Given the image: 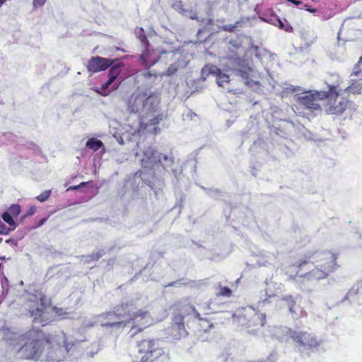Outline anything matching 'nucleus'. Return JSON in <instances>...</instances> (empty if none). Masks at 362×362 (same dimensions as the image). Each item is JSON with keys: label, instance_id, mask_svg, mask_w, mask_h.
<instances>
[{"label": "nucleus", "instance_id": "7", "mask_svg": "<svg viewBox=\"0 0 362 362\" xmlns=\"http://www.w3.org/2000/svg\"><path fill=\"white\" fill-rule=\"evenodd\" d=\"M171 308L173 309V317L170 328L172 334L177 339L187 336V330L185 327L184 319L186 315L189 314L193 306L178 303L173 304Z\"/></svg>", "mask_w": 362, "mask_h": 362}, {"label": "nucleus", "instance_id": "32", "mask_svg": "<svg viewBox=\"0 0 362 362\" xmlns=\"http://www.w3.org/2000/svg\"><path fill=\"white\" fill-rule=\"evenodd\" d=\"M239 22H236L235 25H226L222 27V30L223 31L233 33L235 28L237 27V25Z\"/></svg>", "mask_w": 362, "mask_h": 362}, {"label": "nucleus", "instance_id": "50", "mask_svg": "<svg viewBox=\"0 0 362 362\" xmlns=\"http://www.w3.org/2000/svg\"><path fill=\"white\" fill-rule=\"evenodd\" d=\"M100 255H98V256L96 257L95 259H98L100 258Z\"/></svg>", "mask_w": 362, "mask_h": 362}, {"label": "nucleus", "instance_id": "37", "mask_svg": "<svg viewBox=\"0 0 362 362\" xmlns=\"http://www.w3.org/2000/svg\"><path fill=\"white\" fill-rule=\"evenodd\" d=\"M158 75V74L156 73H151V70L149 69H147L146 71H144V76L146 78H150V77L151 76H155L156 77Z\"/></svg>", "mask_w": 362, "mask_h": 362}, {"label": "nucleus", "instance_id": "2", "mask_svg": "<svg viewBox=\"0 0 362 362\" xmlns=\"http://www.w3.org/2000/svg\"><path fill=\"white\" fill-rule=\"evenodd\" d=\"M19 341L23 343L19 351L25 359L39 361L45 351L47 358L53 356L51 354L53 349L52 339L38 331H28L20 336Z\"/></svg>", "mask_w": 362, "mask_h": 362}, {"label": "nucleus", "instance_id": "13", "mask_svg": "<svg viewBox=\"0 0 362 362\" xmlns=\"http://www.w3.org/2000/svg\"><path fill=\"white\" fill-rule=\"evenodd\" d=\"M308 260H299L295 264L287 266L284 274L288 280L297 279L298 277H305L306 272H303L305 267L308 264Z\"/></svg>", "mask_w": 362, "mask_h": 362}, {"label": "nucleus", "instance_id": "4", "mask_svg": "<svg viewBox=\"0 0 362 362\" xmlns=\"http://www.w3.org/2000/svg\"><path fill=\"white\" fill-rule=\"evenodd\" d=\"M115 313L117 316V320L114 322H104L102 323L103 327H121L127 322H132L138 323L141 325V328L139 330L141 331L144 328L147 327L151 322V317L150 312L144 311V310H139L136 313H132V304L128 303H122L118 304L114 308Z\"/></svg>", "mask_w": 362, "mask_h": 362}, {"label": "nucleus", "instance_id": "9", "mask_svg": "<svg viewBox=\"0 0 362 362\" xmlns=\"http://www.w3.org/2000/svg\"><path fill=\"white\" fill-rule=\"evenodd\" d=\"M290 337L304 350L313 351L320 344L313 334L308 333L306 331H291Z\"/></svg>", "mask_w": 362, "mask_h": 362}, {"label": "nucleus", "instance_id": "45", "mask_svg": "<svg viewBox=\"0 0 362 362\" xmlns=\"http://www.w3.org/2000/svg\"><path fill=\"white\" fill-rule=\"evenodd\" d=\"M47 218H44L40 220L39 226L44 224L47 221Z\"/></svg>", "mask_w": 362, "mask_h": 362}, {"label": "nucleus", "instance_id": "15", "mask_svg": "<svg viewBox=\"0 0 362 362\" xmlns=\"http://www.w3.org/2000/svg\"><path fill=\"white\" fill-rule=\"evenodd\" d=\"M191 312L194 315V317L199 320V330L207 332L213 327V324L206 317H202L201 313L195 309L194 307L191 308Z\"/></svg>", "mask_w": 362, "mask_h": 362}, {"label": "nucleus", "instance_id": "42", "mask_svg": "<svg viewBox=\"0 0 362 362\" xmlns=\"http://www.w3.org/2000/svg\"><path fill=\"white\" fill-rule=\"evenodd\" d=\"M36 208L35 206H30L29 211L25 214V216H30L35 214Z\"/></svg>", "mask_w": 362, "mask_h": 362}, {"label": "nucleus", "instance_id": "23", "mask_svg": "<svg viewBox=\"0 0 362 362\" xmlns=\"http://www.w3.org/2000/svg\"><path fill=\"white\" fill-rule=\"evenodd\" d=\"M2 219L4 221L8 223V224L11 226V229H14L16 228V223L14 221V219L13 218L11 214L8 211L3 213Z\"/></svg>", "mask_w": 362, "mask_h": 362}, {"label": "nucleus", "instance_id": "18", "mask_svg": "<svg viewBox=\"0 0 362 362\" xmlns=\"http://www.w3.org/2000/svg\"><path fill=\"white\" fill-rule=\"evenodd\" d=\"M155 151L153 148L149 147L144 151V156L146 158H143L141 160V165L144 168L149 166V163L154 161L155 159Z\"/></svg>", "mask_w": 362, "mask_h": 362}, {"label": "nucleus", "instance_id": "49", "mask_svg": "<svg viewBox=\"0 0 362 362\" xmlns=\"http://www.w3.org/2000/svg\"><path fill=\"white\" fill-rule=\"evenodd\" d=\"M327 19H329V17H324V18H323V20H324V21L327 20Z\"/></svg>", "mask_w": 362, "mask_h": 362}, {"label": "nucleus", "instance_id": "1", "mask_svg": "<svg viewBox=\"0 0 362 362\" xmlns=\"http://www.w3.org/2000/svg\"><path fill=\"white\" fill-rule=\"evenodd\" d=\"M339 85H328L327 91L308 90L298 96L297 103L299 105L310 113L317 114L322 110L320 103L328 100L325 106V111L332 115H341L348 108H355L353 101L346 97H341L338 102L337 98L341 95V90H338Z\"/></svg>", "mask_w": 362, "mask_h": 362}, {"label": "nucleus", "instance_id": "20", "mask_svg": "<svg viewBox=\"0 0 362 362\" xmlns=\"http://www.w3.org/2000/svg\"><path fill=\"white\" fill-rule=\"evenodd\" d=\"M135 33L136 37L145 45V47L151 46V43L145 34L144 28L142 27L136 28Z\"/></svg>", "mask_w": 362, "mask_h": 362}, {"label": "nucleus", "instance_id": "34", "mask_svg": "<svg viewBox=\"0 0 362 362\" xmlns=\"http://www.w3.org/2000/svg\"><path fill=\"white\" fill-rule=\"evenodd\" d=\"M114 79L112 78V76H109V78L108 80L106 81V83H103L102 85V89L105 90V89H107V87L111 85L112 83H113L114 82Z\"/></svg>", "mask_w": 362, "mask_h": 362}, {"label": "nucleus", "instance_id": "31", "mask_svg": "<svg viewBox=\"0 0 362 362\" xmlns=\"http://www.w3.org/2000/svg\"><path fill=\"white\" fill-rule=\"evenodd\" d=\"M162 119L163 116L161 115L154 116L153 118L151 119L149 124H146V126H148V124H150L151 126H156V124H159L160 119Z\"/></svg>", "mask_w": 362, "mask_h": 362}, {"label": "nucleus", "instance_id": "33", "mask_svg": "<svg viewBox=\"0 0 362 362\" xmlns=\"http://www.w3.org/2000/svg\"><path fill=\"white\" fill-rule=\"evenodd\" d=\"M199 310H202L203 315H205L213 313L210 308V305L199 306Z\"/></svg>", "mask_w": 362, "mask_h": 362}, {"label": "nucleus", "instance_id": "39", "mask_svg": "<svg viewBox=\"0 0 362 362\" xmlns=\"http://www.w3.org/2000/svg\"><path fill=\"white\" fill-rule=\"evenodd\" d=\"M177 70V69L176 67L170 66L168 69V70L166 71V74L168 76L173 75V74H175Z\"/></svg>", "mask_w": 362, "mask_h": 362}, {"label": "nucleus", "instance_id": "38", "mask_svg": "<svg viewBox=\"0 0 362 362\" xmlns=\"http://www.w3.org/2000/svg\"><path fill=\"white\" fill-rule=\"evenodd\" d=\"M237 74L243 77V78L247 79L248 78V74L246 72V71H243L240 69L237 70Z\"/></svg>", "mask_w": 362, "mask_h": 362}, {"label": "nucleus", "instance_id": "27", "mask_svg": "<svg viewBox=\"0 0 362 362\" xmlns=\"http://www.w3.org/2000/svg\"><path fill=\"white\" fill-rule=\"evenodd\" d=\"M115 313V309L112 312H108L104 315V318L106 319V322H114V320H117V315H112Z\"/></svg>", "mask_w": 362, "mask_h": 362}, {"label": "nucleus", "instance_id": "17", "mask_svg": "<svg viewBox=\"0 0 362 362\" xmlns=\"http://www.w3.org/2000/svg\"><path fill=\"white\" fill-rule=\"evenodd\" d=\"M305 276H310L313 278L314 279H323L327 276L324 267H320V264L315 267V269L310 270L309 272H305Z\"/></svg>", "mask_w": 362, "mask_h": 362}, {"label": "nucleus", "instance_id": "41", "mask_svg": "<svg viewBox=\"0 0 362 362\" xmlns=\"http://www.w3.org/2000/svg\"><path fill=\"white\" fill-rule=\"evenodd\" d=\"M45 2V0H34L33 1V6H41L44 5Z\"/></svg>", "mask_w": 362, "mask_h": 362}, {"label": "nucleus", "instance_id": "36", "mask_svg": "<svg viewBox=\"0 0 362 362\" xmlns=\"http://www.w3.org/2000/svg\"><path fill=\"white\" fill-rule=\"evenodd\" d=\"M281 19L277 16H274L272 17V19L270 20L271 23L274 25L279 27V22Z\"/></svg>", "mask_w": 362, "mask_h": 362}, {"label": "nucleus", "instance_id": "53", "mask_svg": "<svg viewBox=\"0 0 362 362\" xmlns=\"http://www.w3.org/2000/svg\"><path fill=\"white\" fill-rule=\"evenodd\" d=\"M290 310L292 312V310H292V307H291V308H290Z\"/></svg>", "mask_w": 362, "mask_h": 362}, {"label": "nucleus", "instance_id": "30", "mask_svg": "<svg viewBox=\"0 0 362 362\" xmlns=\"http://www.w3.org/2000/svg\"><path fill=\"white\" fill-rule=\"evenodd\" d=\"M11 230V228L7 227L6 225L2 223L1 220L0 219V234L7 235L10 233Z\"/></svg>", "mask_w": 362, "mask_h": 362}, {"label": "nucleus", "instance_id": "29", "mask_svg": "<svg viewBox=\"0 0 362 362\" xmlns=\"http://www.w3.org/2000/svg\"><path fill=\"white\" fill-rule=\"evenodd\" d=\"M360 74H362V57L358 61L357 65H356V67L354 68V71L353 73V74L355 76H358L360 75Z\"/></svg>", "mask_w": 362, "mask_h": 362}, {"label": "nucleus", "instance_id": "25", "mask_svg": "<svg viewBox=\"0 0 362 362\" xmlns=\"http://www.w3.org/2000/svg\"><path fill=\"white\" fill-rule=\"evenodd\" d=\"M8 211L11 214L12 217H17L21 212V207L18 204H13L8 208Z\"/></svg>", "mask_w": 362, "mask_h": 362}, {"label": "nucleus", "instance_id": "51", "mask_svg": "<svg viewBox=\"0 0 362 362\" xmlns=\"http://www.w3.org/2000/svg\"><path fill=\"white\" fill-rule=\"evenodd\" d=\"M66 351L68 352L67 345L65 347Z\"/></svg>", "mask_w": 362, "mask_h": 362}, {"label": "nucleus", "instance_id": "52", "mask_svg": "<svg viewBox=\"0 0 362 362\" xmlns=\"http://www.w3.org/2000/svg\"><path fill=\"white\" fill-rule=\"evenodd\" d=\"M3 264H0V269H1Z\"/></svg>", "mask_w": 362, "mask_h": 362}, {"label": "nucleus", "instance_id": "48", "mask_svg": "<svg viewBox=\"0 0 362 362\" xmlns=\"http://www.w3.org/2000/svg\"><path fill=\"white\" fill-rule=\"evenodd\" d=\"M174 284H175V282L169 283V284H168V286H173V285H174Z\"/></svg>", "mask_w": 362, "mask_h": 362}, {"label": "nucleus", "instance_id": "54", "mask_svg": "<svg viewBox=\"0 0 362 362\" xmlns=\"http://www.w3.org/2000/svg\"><path fill=\"white\" fill-rule=\"evenodd\" d=\"M1 241H2V238H0V243H1Z\"/></svg>", "mask_w": 362, "mask_h": 362}, {"label": "nucleus", "instance_id": "5", "mask_svg": "<svg viewBox=\"0 0 362 362\" xmlns=\"http://www.w3.org/2000/svg\"><path fill=\"white\" fill-rule=\"evenodd\" d=\"M158 105L157 96L151 90L136 89L126 100V110L139 114L141 119L156 111Z\"/></svg>", "mask_w": 362, "mask_h": 362}, {"label": "nucleus", "instance_id": "22", "mask_svg": "<svg viewBox=\"0 0 362 362\" xmlns=\"http://www.w3.org/2000/svg\"><path fill=\"white\" fill-rule=\"evenodd\" d=\"M233 296V291L228 286H223L219 285L218 286V291L216 293L217 297H226L230 298Z\"/></svg>", "mask_w": 362, "mask_h": 362}, {"label": "nucleus", "instance_id": "21", "mask_svg": "<svg viewBox=\"0 0 362 362\" xmlns=\"http://www.w3.org/2000/svg\"><path fill=\"white\" fill-rule=\"evenodd\" d=\"M86 146L87 148H89L95 152V151H98L99 148L103 147L104 144L100 139L95 138H90L88 139Z\"/></svg>", "mask_w": 362, "mask_h": 362}, {"label": "nucleus", "instance_id": "40", "mask_svg": "<svg viewBox=\"0 0 362 362\" xmlns=\"http://www.w3.org/2000/svg\"><path fill=\"white\" fill-rule=\"evenodd\" d=\"M303 7L305 11H308L310 13H316V11H317L316 8H312L311 6L308 4H304Z\"/></svg>", "mask_w": 362, "mask_h": 362}, {"label": "nucleus", "instance_id": "28", "mask_svg": "<svg viewBox=\"0 0 362 362\" xmlns=\"http://www.w3.org/2000/svg\"><path fill=\"white\" fill-rule=\"evenodd\" d=\"M92 181H87V182H81L80 185H72L67 188L66 191H75L79 189L81 187L87 186L91 183Z\"/></svg>", "mask_w": 362, "mask_h": 362}, {"label": "nucleus", "instance_id": "26", "mask_svg": "<svg viewBox=\"0 0 362 362\" xmlns=\"http://www.w3.org/2000/svg\"><path fill=\"white\" fill-rule=\"evenodd\" d=\"M51 195V190H45L40 194L36 197V199L40 202H43L49 199Z\"/></svg>", "mask_w": 362, "mask_h": 362}, {"label": "nucleus", "instance_id": "6", "mask_svg": "<svg viewBox=\"0 0 362 362\" xmlns=\"http://www.w3.org/2000/svg\"><path fill=\"white\" fill-rule=\"evenodd\" d=\"M239 324L250 331H255L262 327L266 323L265 314L252 306H246L237 309L234 315Z\"/></svg>", "mask_w": 362, "mask_h": 362}, {"label": "nucleus", "instance_id": "10", "mask_svg": "<svg viewBox=\"0 0 362 362\" xmlns=\"http://www.w3.org/2000/svg\"><path fill=\"white\" fill-rule=\"evenodd\" d=\"M202 76L206 78L209 75H213L216 78L217 85L224 87L225 85L228 84L230 78L228 74H224L221 70L214 64H206L202 69Z\"/></svg>", "mask_w": 362, "mask_h": 362}, {"label": "nucleus", "instance_id": "3", "mask_svg": "<svg viewBox=\"0 0 362 362\" xmlns=\"http://www.w3.org/2000/svg\"><path fill=\"white\" fill-rule=\"evenodd\" d=\"M30 298L28 304L25 305V310L30 314L33 323L40 324L42 326L52 322L55 317L66 318L68 313L63 308L52 306L50 308L52 313L49 310V306L46 304V296L41 295L39 297V302L36 300L37 296Z\"/></svg>", "mask_w": 362, "mask_h": 362}, {"label": "nucleus", "instance_id": "8", "mask_svg": "<svg viewBox=\"0 0 362 362\" xmlns=\"http://www.w3.org/2000/svg\"><path fill=\"white\" fill-rule=\"evenodd\" d=\"M138 355L134 362H153L161 356L164 351L155 339H143L138 342Z\"/></svg>", "mask_w": 362, "mask_h": 362}, {"label": "nucleus", "instance_id": "44", "mask_svg": "<svg viewBox=\"0 0 362 362\" xmlns=\"http://www.w3.org/2000/svg\"><path fill=\"white\" fill-rule=\"evenodd\" d=\"M288 1L291 2V4L298 6L302 4V1L300 0H288Z\"/></svg>", "mask_w": 362, "mask_h": 362}, {"label": "nucleus", "instance_id": "24", "mask_svg": "<svg viewBox=\"0 0 362 362\" xmlns=\"http://www.w3.org/2000/svg\"><path fill=\"white\" fill-rule=\"evenodd\" d=\"M278 22H279V28H280L282 30L287 32V33H293V28L291 25V23H288V21L281 20L280 21H278Z\"/></svg>", "mask_w": 362, "mask_h": 362}, {"label": "nucleus", "instance_id": "43", "mask_svg": "<svg viewBox=\"0 0 362 362\" xmlns=\"http://www.w3.org/2000/svg\"><path fill=\"white\" fill-rule=\"evenodd\" d=\"M6 243H8V244H12V245H17V242H16V239H13V238L7 239L6 240Z\"/></svg>", "mask_w": 362, "mask_h": 362}, {"label": "nucleus", "instance_id": "46", "mask_svg": "<svg viewBox=\"0 0 362 362\" xmlns=\"http://www.w3.org/2000/svg\"><path fill=\"white\" fill-rule=\"evenodd\" d=\"M230 44L233 45V47H238V46L237 45V43L235 41H230Z\"/></svg>", "mask_w": 362, "mask_h": 362}, {"label": "nucleus", "instance_id": "14", "mask_svg": "<svg viewBox=\"0 0 362 362\" xmlns=\"http://www.w3.org/2000/svg\"><path fill=\"white\" fill-rule=\"evenodd\" d=\"M140 59L146 67H151L159 62V58L154 51H151L150 47H145V51L140 55Z\"/></svg>", "mask_w": 362, "mask_h": 362}, {"label": "nucleus", "instance_id": "47", "mask_svg": "<svg viewBox=\"0 0 362 362\" xmlns=\"http://www.w3.org/2000/svg\"><path fill=\"white\" fill-rule=\"evenodd\" d=\"M6 0H0V6H3Z\"/></svg>", "mask_w": 362, "mask_h": 362}, {"label": "nucleus", "instance_id": "11", "mask_svg": "<svg viewBox=\"0 0 362 362\" xmlns=\"http://www.w3.org/2000/svg\"><path fill=\"white\" fill-rule=\"evenodd\" d=\"M339 255L330 250H326L319 255L320 266L324 267V271L328 276L329 272L337 269L339 266L337 264V259Z\"/></svg>", "mask_w": 362, "mask_h": 362}, {"label": "nucleus", "instance_id": "16", "mask_svg": "<svg viewBox=\"0 0 362 362\" xmlns=\"http://www.w3.org/2000/svg\"><path fill=\"white\" fill-rule=\"evenodd\" d=\"M357 80H352L351 85L348 86L344 92L352 93L353 94H360L362 90V74L357 76Z\"/></svg>", "mask_w": 362, "mask_h": 362}, {"label": "nucleus", "instance_id": "35", "mask_svg": "<svg viewBox=\"0 0 362 362\" xmlns=\"http://www.w3.org/2000/svg\"><path fill=\"white\" fill-rule=\"evenodd\" d=\"M114 79L112 78V76H109V78L108 80L106 81V83H103L102 85V89L105 90V89H107V87L111 85L112 83H113L114 82Z\"/></svg>", "mask_w": 362, "mask_h": 362}, {"label": "nucleus", "instance_id": "12", "mask_svg": "<svg viewBox=\"0 0 362 362\" xmlns=\"http://www.w3.org/2000/svg\"><path fill=\"white\" fill-rule=\"evenodd\" d=\"M116 59H111L101 57H93L88 59L86 69L89 73H98L110 67Z\"/></svg>", "mask_w": 362, "mask_h": 362}, {"label": "nucleus", "instance_id": "19", "mask_svg": "<svg viewBox=\"0 0 362 362\" xmlns=\"http://www.w3.org/2000/svg\"><path fill=\"white\" fill-rule=\"evenodd\" d=\"M115 61L112 65L110 66V69L108 71V76L115 80L117 78V76L121 73V69L124 67V64L119 62V59Z\"/></svg>", "mask_w": 362, "mask_h": 362}]
</instances>
